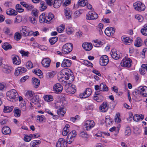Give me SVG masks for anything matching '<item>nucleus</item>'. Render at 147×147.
I'll return each instance as SVG.
<instances>
[{"label":"nucleus","instance_id":"1","mask_svg":"<svg viewBox=\"0 0 147 147\" xmlns=\"http://www.w3.org/2000/svg\"><path fill=\"white\" fill-rule=\"evenodd\" d=\"M61 73L62 75L60 78L62 79V80H69L70 81L74 80V77L73 73L71 70L68 68L64 69L61 71Z\"/></svg>","mask_w":147,"mask_h":147},{"label":"nucleus","instance_id":"2","mask_svg":"<svg viewBox=\"0 0 147 147\" xmlns=\"http://www.w3.org/2000/svg\"><path fill=\"white\" fill-rule=\"evenodd\" d=\"M6 95L7 99L10 101L14 102L18 98V93L14 89L11 90L7 92Z\"/></svg>","mask_w":147,"mask_h":147},{"label":"nucleus","instance_id":"3","mask_svg":"<svg viewBox=\"0 0 147 147\" xmlns=\"http://www.w3.org/2000/svg\"><path fill=\"white\" fill-rule=\"evenodd\" d=\"M73 44L70 43L65 44L63 46L61 51L64 54H66L70 53L73 49Z\"/></svg>","mask_w":147,"mask_h":147},{"label":"nucleus","instance_id":"4","mask_svg":"<svg viewBox=\"0 0 147 147\" xmlns=\"http://www.w3.org/2000/svg\"><path fill=\"white\" fill-rule=\"evenodd\" d=\"M134 8L137 11H141L145 10L146 7L140 1H137L133 4Z\"/></svg>","mask_w":147,"mask_h":147},{"label":"nucleus","instance_id":"5","mask_svg":"<svg viewBox=\"0 0 147 147\" xmlns=\"http://www.w3.org/2000/svg\"><path fill=\"white\" fill-rule=\"evenodd\" d=\"M95 125V123L92 120H88L84 123V127L86 130H89Z\"/></svg>","mask_w":147,"mask_h":147},{"label":"nucleus","instance_id":"6","mask_svg":"<svg viewBox=\"0 0 147 147\" xmlns=\"http://www.w3.org/2000/svg\"><path fill=\"white\" fill-rule=\"evenodd\" d=\"M98 17V14L94 12L89 11L86 16V19L88 20L96 19Z\"/></svg>","mask_w":147,"mask_h":147},{"label":"nucleus","instance_id":"7","mask_svg":"<svg viewBox=\"0 0 147 147\" xmlns=\"http://www.w3.org/2000/svg\"><path fill=\"white\" fill-rule=\"evenodd\" d=\"M109 62L108 57L106 55H102L100 59V64L102 66L107 65Z\"/></svg>","mask_w":147,"mask_h":147},{"label":"nucleus","instance_id":"8","mask_svg":"<svg viewBox=\"0 0 147 147\" xmlns=\"http://www.w3.org/2000/svg\"><path fill=\"white\" fill-rule=\"evenodd\" d=\"M53 90L55 93L59 94L62 91L63 87L60 84L57 83L54 85Z\"/></svg>","mask_w":147,"mask_h":147},{"label":"nucleus","instance_id":"9","mask_svg":"<svg viewBox=\"0 0 147 147\" xmlns=\"http://www.w3.org/2000/svg\"><path fill=\"white\" fill-rule=\"evenodd\" d=\"M67 142L63 138H60L57 142L56 146L57 147H66Z\"/></svg>","mask_w":147,"mask_h":147},{"label":"nucleus","instance_id":"10","mask_svg":"<svg viewBox=\"0 0 147 147\" xmlns=\"http://www.w3.org/2000/svg\"><path fill=\"white\" fill-rule=\"evenodd\" d=\"M131 61L130 58L124 59L121 63V65L127 67H130L131 66Z\"/></svg>","mask_w":147,"mask_h":147},{"label":"nucleus","instance_id":"11","mask_svg":"<svg viewBox=\"0 0 147 147\" xmlns=\"http://www.w3.org/2000/svg\"><path fill=\"white\" fill-rule=\"evenodd\" d=\"M26 69L24 67H19L16 69L14 74L16 76H18L22 73L26 72Z\"/></svg>","mask_w":147,"mask_h":147},{"label":"nucleus","instance_id":"12","mask_svg":"<svg viewBox=\"0 0 147 147\" xmlns=\"http://www.w3.org/2000/svg\"><path fill=\"white\" fill-rule=\"evenodd\" d=\"M115 31L114 28L109 27L105 30V32L107 36H110L113 35Z\"/></svg>","mask_w":147,"mask_h":147},{"label":"nucleus","instance_id":"13","mask_svg":"<svg viewBox=\"0 0 147 147\" xmlns=\"http://www.w3.org/2000/svg\"><path fill=\"white\" fill-rule=\"evenodd\" d=\"M92 93V90L90 88H88L86 89L84 92L82 94H80V96L81 98H85L89 97Z\"/></svg>","mask_w":147,"mask_h":147},{"label":"nucleus","instance_id":"14","mask_svg":"<svg viewBox=\"0 0 147 147\" xmlns=\"http://www.w3.org/2000/svg\"><path fill=\"white\" fill-rule=\"evenodd\" d=\"M140 92L142 96L144 97L147 96V87H139L137 90Z\"/></svg>","mask_w":147,"mask_h":147},{"label":"nucleus","instance_id":"15","mask_svg":"<svg viewBox=\"0 0 147 147\" xmlns=\"http://www.w3.org/2000/svg\"><path fill=\"white\" fill-rule=\"evenodd\" d=\"M71 63L70 60L64 59L62 62L61 66L62 67H69L71 66Z\"/></svg>","mask_w":147,"mask_h":147},{"label":"nucleus","instance_id":"16","mask_svg":"<svg viewBox=\"0 0 147 147\" xmlns=\"http://www.w3.org/2000/svg\"><path fill=\"white\" fill-rule=\"evenodd\" d=\"M51 62V60L49 58H46L42 59V64L44 67H48L50 66Z\"/></svg>","mask_w":147,"mask_h":147},{"label":"nucleus","instance_id":"17","mask_svg":"<svg viewBox=\"0 0 147 147\" xmlns=\"http://www.w3.org/2000/svg\"><path fill=\"white\" fill-rule=\"evenodd\" d=\"M21 34L24 36H27L30 35V32L28 30L27 28L25 26L22 27V29L21 30Z\"/></svg>","mask_w":147,"mask_h":147},{"label":"nucleus","instance_id":"18","mask_svg":"<svg viewBox=\"0 0 147 147\" xmlns=\"http://www.w3.org/2000/svg\"><path fill=\"white\" fill-rule=\"evenodd\" d=\"M122 40L123 43L126 45H130L132 42V39L130 38L127 37L123 36L122 38Z\"/></svg>","mask_w":147,"mask_h":147},{"label":"nucleus","instance_id":"19","mask_svg":"<svg viewBox=\"0 0 147 147\" xmlns=\"http://www.w3.org/2000/svg\"><path fill=\"white\" fill-rule=\"evenodd\" d=\"M108 109V106L107 103L106 102H104L99 107V109L102 112H106L107 111Z\"/></svg>","mask_w":147,"mask_h":147},{"label":"nucleus","instance_id":"20","mask_svg":"<svg viewBox=\"0 0 147 147\" xmlns=\"http://www.w3.org/2000/svg\"><path fill=\"white\" fill-rule=\"evenodd\" d=\"M82 46L84 49L86 51H90L92 48V45L91 43H84L82 44Z\"/></svg>","mask_w":147,"mask_h":147},{"label":"nucleus","instance_id":"21","mask_svg":"<svg viewBox=\"0 0 147 147\" xmlns=\"http://www.w3.org/2000/svg\"><path fill=\"white\" fill-rule=\"evenodd\" d=\"M111 54L112 57L115 60H117L120 58V55L117 53V51L114 49L112 50Z\"/></svg>","mask_w":147,"mask_h":147},{"label":"nucleus","instance_id":"22","mask_svg":"<svg viewBox=\"0 0 147 147\" xmlns=\"http://www.w3.org/2000/svg\"><path fill=\"white\" fill-rule=\"evenodd\" d=\"M2 67H3V71L7 74L10 73L13 69L10 66L7 65H2Z\"/></svg>","mask_w":147,"mask_h":147},{"label":"nucleus","instance_id":"23","mask_svg":"<svg viewBox=\"0 0 147 147\" xmlns=\"http://www.w3.org/2000/svg\"><path fill=\"white\" fill-rule=\"evenodd\" d=\"M58 115L59 116L63 117L66 113V109L64 107L62 106L60 107L57 110Z\"/></svg>","mask_w":147,"mask_h":147},{"label":"nucleus","instance_id":"24","mask_svg":"<svg viewBox=\"0 0 147 147\" xmlns=\"http://www.w3.org/2000/svg\"><path fill=\"white\" fill-rule=\"evenodd\" d=\"M13 63L14 64L19 65L21 63L19 57L16 55H13L12 56Z\"/></svg>","mask_w":147,"mask_h":147},{"label":"nucleus","instance_id":"25","mask_svg":"<svg viewBox=\"0 0 147 147\" xmlns=\"http://www.w3.org/2000/svg\"><path fill=\"white\" fill-rule=\"evenodd\" d=\"M6 14L9 16H16L17 14V12L15 10L10 8L7 10L6 11Z\"/></svg>","mask_w":147,"mask_h":147},{"label":"nucleus","instance_id":"26","mask_svg":"<svg viewBox=\"0 0 147 147\" xmlns=\"http://www.w3.org/2000/svg\"><path fill=\"white\" fill-rule=\"evenodd\" d=\"M39 99L38 96L37 95H36L31 99V102H30V105L32 106L33 105L32 103H34V104H37L38 102Z\"/></svg>","mask_w":147,"mask_h":147},{"label":"nucleus","instance_id":"27","mask_svg":"<svg viewBox=\"0 0 147 147\" xmlns=\"http://www.w3.org/2000/svg\"><path fill=\"white\" fill-rule=\"evenodd\" d=\"M144 118V115L142 114L139 115L138 114L135 115L133 117V120L136 121H138L142 120Z\"/></svg>","mask_w":147,"mask_h":147},{"label":"nucleus","instance_id":"28","mask_svg":"<svg viewBox=\"0 0 147 147\" xmlns=\"http://www.w3.org/2000/svg\"><path fill=\"white\" fill-rule=\"evenodd\" d=\"M41 141L39 140H34L31 142L30 146L31 147H39L38 145L41 143Z\"/></svg>","mask_w":147,"mask_h":147},{"label":"nucleus","instance_id":"29","mask_svg":"<svg viewBox=\"0 0 147 147\" xmlns=\"http://www.w3.org/2000/svg\"><path fill=\"white\" fill-rule=\"evenodd\" d=\"M79 136L83 138L84 140L86 141L88 140V139L89 136L86 132L84 131H82L80 133Z\"/></svg>","mask_w":147,"mask_h":147},{"label":"nucleus","instance_id":"30","mask_svg":"<svg viewBox=\"0 0 147 147\" xmlns=\"http://www.w3.org/2000/svg\"><path fill=\"white\" fill-rule=\"evenodd\" d=\"M32 83L33 85L35 88H37L40 85V81L35 78H32Z\"/></svg>","mask_w":147,"mask_h":147},{"label":"nucleus","instance_id":"31","mask_svg":"<svg viewBox=\"0 0 147 147\" xmlns=\"http://www.w3.org/2000/svg\"><path fill=\"white\" fill-rule=\"evenodd\" d=\"M64 12L65 13V15L67 19H69L71 18V12L68 8L64 10Z\"/></svg>","mask_w":147,"mask_h":147},{"label":"nucleus","instance_id":"32","mask_svg":"<svg viewBox=\"0 0 147 147\" xmlns=\"http://www.w3.org/2000/svg\"><path fill=\"white\" fill-rule=\"evenodd\" d=\"M2 132L3 134L7 135L9 134L11 132V130L9 127L5 126L2 128Z\"/></svg>","mask_w":147,"mask_h":147},{"label":"nucleus","instance_id":"33","mask_svg":"<svg viewBox=\"0 0 147 147\" xmlns=\"http://www.w3.org/2000/svg\"><path fill=\"white\" fill-rule=\"evenodd\" d=\"M54 18V15L51 13H49L48 16L46 17L47 21L46 23L49 24L51 23L50 22Z\"/></svg>","mask_w":147,"mask_h":147},{"label":"nucleus","instance_id":"34","mask_svg":"<svg viewBox=\"0 0 147 147\" xmlns=\"http://www.w3.org/2000/svg\"><path fill=\"white\" fill-rule=\"evenodd\" d=\"M13 113L14 116L16 117H20L21 115V110L17 108L16 107L14 109Z\"/></svg>","mask_w":147,"mask_h":147},{"label":"nucleus","instance_id":"35","mask_svg":"<svg viewBox=\"0 0 147 147\" xmlns=\"http://www.w3.org/2000/svg\"><path fill=\"white\" fill-rule=\"evenodd\" d=\"M2 48L5 50L10 49L12 48L11 45L8 42L4 43L2 46Z\"/></svg>","mask_w":147,"mask_h":147},{"label":"nucleus","instance_id":"36","mask_svg":"<svg viewBox=\"0 0 147 147\" xmlns=\"http://www.w3.org/2000/svg\"><path fill=\"white\" fill-rule=\"evenodd\" d=\"M34 94L33 92L31 90L27 91L25 94L26 97L29 99H31L34 96Z\"/></svg>","mask_w":147,"mask_h":147},{"label":"nucleus","instance_id":"37","mask_svg":"<svg viewBox=\"0 0 147 147\" xmlns=\"http://www.w3.org/2000/svg\"><path fill=\"white\" fill-rule=\"evenodd\" d=\"M61 0H54L53 4V7L55 8H58L61 6Z\"/></svg>","mask_w":147,"mask_h":147},{"label":"nucleus","instance_id":"38","mask_svg":"<svg viewBox=\"0 0 147 147\" xmlns=\"http://www.w3.org/2000/svg\"><path fill=\"white\" fill-rule=\"evenodd\" d=\"M33 72L37 76H38L40 78L42 77V73L41 70L38 69H36L33 70Z\"/></svg>","mask_w":147,"mask_h":147},{"label":"nucleus","instance_id":"39","mask_svg":"<svg viewBox=\"0 0 147 147\" xmlns=\"http://www.w3.org/2000/svg\"><path fill=\"white\" fill-rule=\"evenodd\" d=\"M93 99L94 100L98 102H101L103 100V96L101 95L98 96H94L93 97Z\"/></svg>","mask_w":147,"mask_h":147},{"label":"nucleus","instance_id":"40","mask_svg":"<svg viewBox=\"0 0 147 147\" xmlns=\"http://www.w3.org/2000/svg\"><path fill=\"white\" fill-rule=\"evenodd\" d=\"M142 41L141 39L140 38H137L134 43L135 46L138 47L141 46L142 45Z\"/></svg>","mask_w":147,"mask_h":147},{"label":"nucleus","instance_id":"41","mask_svg":"<svg viewBox=\"0 0 147 147\" xmlns=\"http://www.w3.org/2000/svg\"><path fill=\"white\" fill-rule=\"evenodd\" d=\"M43 98L47 102L52 101L53 100V96L50 95H45Z\"/></svg>","mask_w":147,"mask_h":147},{"label":"nucleus","instance_id":"42","mask_svg":"<svg viewBox=\"0 0 147 147\" xmlns=\"http://www.w3.org/2000/svg\"><path fill=\"white\" fill-rule=\"evenodd\" d=\"M100 90L102 91H107L108 88L106 85L101 83L99 86Z\"/></svg>","mask_w":147,"mask_h":147},{"label":"nucleus","instance_id":"43","mask_svg":"<svg viewBox=\"0 0 147 147\" xmlns=\"http://www.w3.org/2000/svg\"><path fill=\"white\" fill-rule=\"evenodd\" d=\"M47 8V5L44 2H41L39 7V9L41 11H43Z\"/></svg>","mask_w":147,"mask_h":147},{"label":"nucleus","instance_id":"44","mask_svg":"<svg viewBox=\"0 0 147 147\" xmlns=\"http://www.w3.org/2000/svg\"><path fill=\"white\" fill-rule=\"evenodd\" d=\"M39 20V22L41 23H46V20H47L44 13H42L40 16Z\"/></svg>","mask_w":147,"mask_h":147},{"label":"nucleus","instance_id":"45","mask_svg":"<svg viewBox=\"0 0 147 147\" xmlns=\"http://www.w3.org/2000/svg\"><path fill=\"white\" fill-rule=\"evenodd\" d=\"M13 108L14 107L13 106H11V107L4 106L3 112L5 113L10 112L12 111Z\"/></svg>","mask_w":147,"mask_h":147},{"label":"nucleus","instance_id":"46","mask_svg":"<svg viewBox=\"0 0 147 147\" xmlns=\"http://www.w3.org/2000/svg\"><path fill=\"white\" fill-rule=\"evenodd\" d=\"M16 9L19 13L22 12L24 11V9L22 8L21 5L19 4H17L16 5Z\"/></svg>","mask_w":147,"mask_h":147},{"label":"nucleus","instance_id":"47","mask_svg":"<svg viewBox=\"0 0 147 147\" xmlns=\"http://www.w3.org/2000/svg\"><path fill=\"white\" fill-rule=\"evenodd\" d=\"M87 3V0H80L78 2V3L79 5L82 7H84L86 5Z\"/></svg>","mask_w":147,"mask_h":147},{"label":"nucleus","instance_id":"48","mask_svg":"<svg viewBox=\"0 0 147 147\" xmlns=\"http://www.w3.org/2000/svg\"><path fill=\"white\" fill-rule=\"evenodd\" d=\"M21 37L22 35L19 32H17L15 33L14 35V38L17 41L21 39Z\"/></svg>","mask_w":147,"mask_h":147},{"label":"nucleus","instance_id":"49","mask_svg":"<svg viewBox=\"0 0 147 147\" xmlns=\"http://www.w3.org/2000/svg\"><path fill=\"white\" fill-rule=\"evenodd\" d=\"M58 37H54L51 38L49 40V41L51 45L54 44L57 40Z\"/></svg>","mask_w":147,"mask_h":147},{"label":"nucleus","instance_id":"50","mask_svg":"<svg viewBox=\"0 0 147 147\" xmlns=\"http://www.w3.org/2000/svg\"><path fill=\"white\" fill-rule=\"evenodd\" d=\"M65 89L66 90V91L68 93H69V92H70V90H71L72 89H73L74 90L72 92H71V94H73L76 91V90L74 89H73L72 87L71 86L69 87L68 85L66 86Z\"/></svg>","mask_w":147,"mask_h":147},{"label":"nucleus","instance_id":"51","mask_svg":"<svg viewBox=\"0 0 147 147\" xmlns=\"http://www.w3.org/2000/svg\"><path fill=\"white\" fill-rule=\"evenodd\" d=\"M20 108L21 110L23 111H25L26 110V104L24 102L21 103L20 105Z\"/></svg>","mask_w":147,"mask_h":147},{"label":"nucleus","instance_id":"52","mask_svg":"<svg viewBox=\"0 0 147 147\" xmlns=\"http://www.w3.org/2000/svg\"><path fill=\"white\" fill-rule=\"evenodd\" d=\"M26 66L28 69H31L33 67V64L31 61H29L26 63Z\"/></svg>","mask_w":147,"mask_h":147},{"label":"nucleus","instance_id":"53","mask_svg":"<svg viewBox=\"0 0 147 147\" xmlns=\"http://www.w3.org/2000/svg\"><path fill=\"white\" fill-rule=\"evenodd\" d=\"M74 31V29L72 28L68 27L66 28V32L68 34H71Z\"/></svg>","mask_w":147,"mask_h":147},{"label":"nucleus","instance_id":"54","mask_svg":"<svg viewBox=\"0 0 147 147\" xmlns=\"http://www.w3.org/2000/svg\"><path fill=\"white\" fill-rule=\"evenodd\" d=\"M131 134V130H130V127L128 126H126L125 132V135H130Z\"/></svg>","mask_w":147,"mask_h":147},{"label":"nucleus","instance_id":"55","mask_svg":"<svg viewBox=\"0 0 147 147\" xmlns=\"http://www.w3.org/2000/svg\"><path fill=\"white\" fill-rule=\"evenodd\" d=\"M76 135L77 133L76 131L75 130H73L70 132L68 134V136H69V137H71L74 138L76 136Z\"/></svg>","mask_w":147,"mask_h":147},{"label":"nucleus","instance_id":"56","mask_svg":"<svg viewBox=\"0 0 147 147\" xmlns=\"http://www.w3.org/2000/svg\"><path fill=\"white\" fill-rule=\"evenodd\" d=\"M120 114L118 113H117L115 116V121L116 122L119 123L121 121V119L119 117Z\"/></svg>","mask_w":147,"mask_h":147},{"label":"nucleus","instance_id":"57","mask_svg":"<svg viewBox=\"0 0 147 147\" xmlns=\"http://www.w3.org/2000/svg\"><path fill=\"white\" fill-rule=\"evenodd\" d=\"M135 18L137 19L139 22H142L143 20V17L140 15H136L135 16Z\"/></svg>","mask_w":147,"mask_h":147},{"label":"nucleus","instance_id":"58","mask_svg":"<svg viewBox=\"0 0 147 147\" xmlns=\"http://www.w3.org/2000/svg\"><path fill=\"white\" fill-rule=\"evenodd\" d=\"M45 119V117L43 115H38L37 116V119L40 122H42Z\"/></svg>","mask_w":147,"mask_h":147},{"label":"nucleus","instance_id":"59","mask_svg":"<svg viewBox=\"0 0 147 147\" xmlns=\"http://www.w3.org/2000/svg\"><path fill=\"white\" fill-rule=\"evenodd\" d=\"M64 29V27L62 24L60 26H59L57 28V31L59 32H62Z\"/></svg>","mask_w":147,"mask_h":147},{"label":"nucleus","instance_id":"60","mask_svg":"<svg viewBox=\"0 0 147 147\" xmlns=\"http://www.w3.org/2000/svg\"><path fill=\"white\" fill-rule=\"evenodd\" d=\"M70 0H63V5L64 6H66L69 5L70 3Z\"/></svg>","mask_w":147,"mask_h":147},{"label":"nucleus","instance_id":"61","mask_svg":"<svg viewBox=\"0 0 147 147\" xmlns=\"http://www.w3.org/2000/svg\"><path fill=\"white\" fill-rule=\"evenodd\" d=\"M6 89V86L4 83H0V90L3 91Z\"/></svg>","mask_w":147,"mask_h":147},{"label":"nucleus","instance_id":"62","mask_svg":"<svg viewBox=\"0 0 147 147\" xmlns=\"http://www.w3.org/2000/svg\"><path fill=\"white\" fill-rule=\"evenodd\" d=\"M74 140V138H73L69 137V136H67L66 140L68 143L70 144Z\"/></svg>","mask_w":147,"mask_h":147},{"label":"nucleus","instance_id":"63","mask_svg":"<svg viewBox=\"0 0 147 147\" xmlns=\"http://www.w3.org/2000/svg\"><path fill=\"white\" fill-rule=\"evenodd\" d=\"M29 20L32 23L35 24L36 23V19L32 17H30L29 18Z\"/></svg>","mask_w":147,"mask_h":147},{"label":"nucleus","instance_id":"64","mask_svg":"<svg viewBox=\"0 0 147 147\" xmlns=\"http://www.w3.org/2000/svg\"><path fill=\"white\" fill-rule=\"evenodd\" d=\"M141 32L143 35L147 36V29L142 28L141 30Z\"/></svg>","mask_w":147,"mask_h":147}]
</instances>
